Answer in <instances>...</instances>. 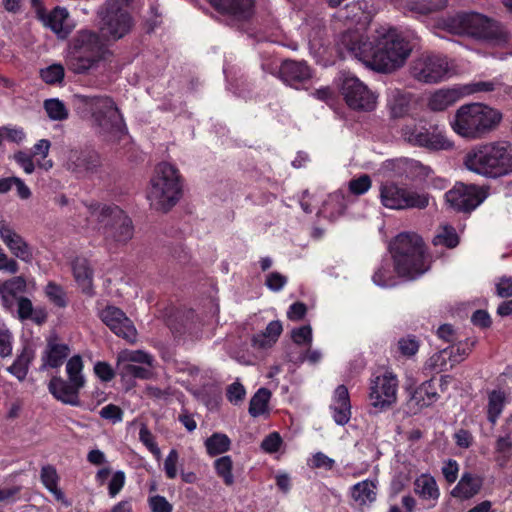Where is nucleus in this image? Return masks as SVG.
Returning <instances> with one entry per match:
<instances>
[{
    "label": "nucleus",
    "instance_id": "nucleus-1",
    "mask_svg": "<svg viewBox=\"0 0 512 512\" xmlns=\"http://www.w3.org/2000/svg\"><path fill=\"white\" fill-rule=\"evenodd\" d=\"M339 53L350 55L378 72L390 73L402 67L412 52L410 42L395 28L381 27L372 41L359 30L343 32L337 42Z\"/></svg>",
    "mask_w": 512,
    "mask_h": 512
},
{
    "label": "nucleus",
    "instance_id": "nucleus-2",
    "mask_svg": "<svg viewBox=\"0 0 512 512\" xmlns=\"http://www.w3.org/2000/svg\"><path fill=\"white\" fill-rule=\"evenodd\" d=\"M73 104L83 117L91 118L92 126L109 140H118L126 133V125L115 101L108 95L74 94Z\"/></svg>",
    "mask_w": 512,
    "mask_h": 512
},
{
    "label": "nucleus",
    "instance_id": "nucleus-3",
    "mask_svg": "<svg viewBox=\"0 0 512 512\" xmlns=\"http://www.w3.org/2000/svg\"><path fill=\"white\" fill-rule=\"evenodd\" d=\"M465 166L480 175L497 178L512 172V143L498 140L480 144L469 151Z\"/></svg>",
    "mask_w": 512,
    "mask_h": 512
},
{
    "label": "nucleus",
    "instance_id": "nucleus-4",
    "mask_svg": "<svg viewBox=\"0 0 512 512\" xmlns=\"http://www.w3.org/2000/svg\"><path fill=\"white\" fill-rule=\"evenodd\" d=\"M390 251L399 277L412 280L429 269L425 244L416 233L397 235L390 245Z\"/></svg>",
    "mask_w": 512,
    "mask_h": 512
},
{
    "label": "nucleus",
    "instance_id": "nucleus-5",
    "mask_svg": "<svg viewBox=\"0 0 512 512\" xmlns=\"http://www.w3.org/2000/svg\"><path fill=\"white\" fill-rule=\"evenodd\" d=\"M502 120V113L482 103L460 106L451 122L453 130L467 139H481L496 129Z\"/></svg>",
    "mask_w": 512,
    "mask_h": 512
},
{
    "label": "nucleus",
    "instance_id": "nucleus-6",
    "mask_svg": "<svg viewBox=\"0 0 512 512\" xmlns=\"http://www.w3.org/2000/svg\"><path fill=\"white\" fill-rule=\"evenodd\" d=\"M442 28L455 35H467L493 44L507 41V34L492 19L479 13H463L443 19Z\"/></svg>",
    "mask_w": 512,
    "mask_h": 512
},
{
    "label": "nucleus",
    "instance_id": "nucleus-7",
    "mask_svg": "<svg viewBox=\"0 0 512 512\" xmlns=\"http://www.w3.org/2000/svg\"><path fill=\"white\" fill-rule=\"evenodd\" d=\"M182 196V186L178 170L169 163L157 165L150 180L148 199L150 205L161 212H168Z\"/></svg>",
    "mask_w": 512,
    "mask_h": 512
},
{
    "label": "nucleus",
    "instance_id": "nucleus-8",
    "mask_svg": "<svg viewBox=\"0 0 512 512\" xmlns=\"http://www.w3.org/2000/svg\"><path fill=\"white\" fill-rule=\"evenodd\" d=\"M132 0H106L99 8L100 31L108 40H119L133 27V19L128 11Z\"/></svg>",
    "mask_w": 512,
    "mask_h": 512
},
{
    "label": "nucleus",
    "instance_id": "nucleus-9",
    "mask_svg": "<svg viewBox=\"0 0 512 512\" xmlns=\"http://www.w3.org/2000/svg\"><path fill=\"white\" fill-rule=\"evenodd\" d=\"M91 216L103 225L105 235L126 243L133 236L131 219L117 206H91Z\"/></svg>",
    "mask_w": 512,
    "mask_h": 512
},
{
    "label": "nucleus",
    "instance_id": "nucleus-10",
    "mask_svg": "<svg viewBox=\"0 0 512 512\" xmlns=\"http://www.w3.org/2000/svg\"><path fill=\"white\" fill-rule=\"evenodd\" d=\"M382 204L389 209H425L429 205V194L419 192L396 183H385L380 188Z\"/></svg>",
    "mask_w": 512,
    "mask_h": 512
},
{
    "label": "nucleus",
    "instance_id": "nucleus-11",
    "mask_svg": "<svg viewBox=\"0 0 512 512\" xmlns=\"http://www.w3.org/2000/svg\"><path fill=\"white\" fill-rule=\"evenodd\" d=\"M401 136L405 142L423 147L429 150H448L452 148V142L441 132L430 131L424 125L410 122L401 128Z\"/></svg>",
    "mask_w": 512,
    "mask_h": 512
},
{
    "label": "nucleus",
    "instance_id": "nucleus-12",
    "mask_svg": "<svg viewBox=\"0 0 512 512\" xmlns=\"http://www.w3.org/2000/svg\"><path fill=\"white\" fill-rule=\"evenodd\" d=\"M486 198L483 189L475 185L457 183L446 192L445 199L449 206L458 212L469 213L478 207Z\"/></svg>",
    "mask_w": 512,
    "mask_h": 512
},
{
    "label": "nucleus",
    "instance_id": "nucleus-13",
    "mask_svg": "<svg viewBox=\"0 0 512 512\" xmlns=\"http://www.w3.org/2000/svg\"><path fill=\"white\" fill-rule=\"evenodd\" d=\"M347 105L360 111H372L376 107V95L358 78L347 77L341 87Z\"/></svg>",
    "mask_w": 512,
    "mask_h": 512
},
{
    "label": "nucleus",
    "instance_id": "nucleus-14",
    "mask_svg": "<svg viewBox=\"0 0 512 512\" xmlns=\"http://www.w3.org/2000/svg\"><path fill=\"white\" fill-rule=\"evenodd\" d=\"M449 73L446 58L440 56H425L417 59L412 67V75L424 83L442 81Z\"/></svg>",
    "mask_w": 512,
    "mask_h": 512
},
{
    "label": "nucleus",
    "instance_id": "nucleus-15",
    "mask_svg": "<svg viewBox=\"0 0 512 512\" xmlns=\"http://www.w3.org/2000/svg\"><path fill=\"white\" fill-rule=\"evenodd\" d=\"M101 166L99 154L92 149H71L65 167L78 178H86L96 173Z\"/></svg>",
    "mask_w": 512,
    "mask_h": 512
},
{
    "label": "nucleus",
    "instance_id": "nucleus-16",
    "mask_svg": "<svg viewBox=\"0 0 512 512\" xmlns=\"http://www.w3.org/2000/svg\"><path fill=\"white\" fill-rule=\"evenodd\" d=\"M398 382L394 375L385 373L377 376L371 383L369 399L375 408L386 409L397 400Z\"/></svg>",
    "mask_w": 512,
    "mask_h": 512
},
{
    "label": "nucleus",
    "instance_id": "nucleus-17",
    "mask_svg": "<svg viewBox=\"0 0 512 512\" xmlns=\"http://www.w3.org/2000/svg\"><path fill=\"white\" fill-rule=\"evenodd\" d=\"M100 318L117 336L122 337L129 343L136 341V328L121 309L115 306H107L100 312Z\"/></svg>",
    "mask_w": 512,
    "mask_h": 512
},
{
    "label": "nucleus",
    "instance_id": "nucleus-18",
    "mask_svg": "<svg viewBox=\"0 0 512 512\" xmlns=\"http://www.w3.org/2000/svg\"><path fill=\"white\" fill-rule=\"evenodd\" d=\"M70 50L101 60L109 53L99 35L91 30L78 31L71 41Z\"/></svg>",
    "mask_w": 512,
    "mask_h": 512
},
{
    "label": "nucleus",
    "instance_id": "nucleus-19",
    "mask_svg": "<svg viewBox=\"0 0 512 512\" xmlns=\"http://www.w3.org/2000/svg\"><path fill=\"white\" fill-rule=\"evenodd\" d=\"M0 238L16 258L26 263L32 261L33 252L30 245L3 218H0Z\"/></svg>",
    "mask_w": 512,
    "mask_h": 512
},
{
    "label": "nucleus",
    "instance_id": "nucleus-20",
    "mask_svg": "<svg viewBox=\"0 0 512 512\" xmlns=\"http://www.w3.org/2000/svg\"><path fill=\"white\" fill-rule=\"evenodd\" d=\"M204 320L193 310L183 313L177 325L172 326V332L176 337H184L190 341L202 339Z\"/></svg>",
    "mask_w": 512,
    "mask_h": 512
},
{
    "label": "nucleus",
    "instance_id": "nucleus-21",
    "mask_svg": "<svg viewBox=\"0 0 512 512\" xmlns=\"http://www.w3.org/2000/svg\"><path fill=\"white\" fill-rule=\"evenodd\" d=\"M37 16L44 26L50 28L61 39L67 38L72 31V27L67 23L69 13L65 8L55 7L49 13L39 8Z\"/></svg>",
    "mask_w": 512,
    "mask_h": 512
},
{
    "label": "nucleus",
    "instance_id": "nucleus-22",
    "mask_svg": "<svg viewBox=\"0 0 512 512\" xmlns=\"http://www.w3.org/2000/svg\"><path fill=\"white\" fill-rule=\"evenodd\" d=\"M220 13L227 14L236 20H247L254 12L253 0H209Z\"/></svg>",
    "mask_w": 512,
    "mask_h": 512
},
{
    "label": "nucleus",
    "instance_id": "nucleus-23",
    "mask_svg": "<svg viewBox=\"0 0 512 512\" xmlns=\"http://www.w3.org/2000/svg\"><path fill=\"white\" fill-rule=\"evenodd\" d=\"M279 74L283 82L295 88L311 78V70L306 63L295 60L283 61Z\"/></svg>",
    "mask_w": 512,
    "mask_h": 512
},
{
    "label": "nucleus",
    "instance_id": "nucleus-24",
    "mask_svg": "<svg viewBox=\"0 0 512 512\" xmlns=\"http://www.w3.org/2000/svg\"><path fill=\"white\" fill-rule=\"evenodd\" d=\"M81 388L80 386L74 385L71 381H66L58 376L52 377L48 384L49 392L57 400L72 406H78L80 404L78 394Z\"/></svg>",
    "mask_w": 512,
    "mask_h": 512
},
{
    "label": "nucleus",
    "instance_id": "nucleus-25",
    "mask_svg": "<svg viewBox=\"0 0 512 512\" xmlns=\"http://www.w3.org/2000/svg\"><path fill=\"white\" fill-rule=\"evenodd\" d=\"M463 97V93L458 88H442L431 93L427 99V107L433 112H443L453 106Z\"/></svg>",
    "mask_w": 512,
    "mask_h": 512
},
{
    "label": "nucleus",
    "instance_id": "nucleus-26",
    "mask_svg": "<svg viewBox=\"0 0 512 512\" xmlns=\"http://www.w3.org/2000/svg\"><path fill=\"white\" fill-rule=\"evenodd\" d=\"M439 395L434 387L433 380H427L418 386L410 395L408 405L413 410H421L437 401Z\"/></svg>",
    "mask_w": 512,
    "mask_h": 512
},
{
    "label": "nucleus",
    "instance_id": "nucleus-27",
    "mask_svg": "<svg viewBox=\"0 0 512 512\" xmlns=\"http://www.w3.org/2000/svg\"><path fill=\"white\" fill-rule=\"evenodd\" d=\"M483 485V480L477 475L464 473L451 491V495L455 498L470 499L479 493Z\"/></svg>",
    "mask_w": 512,
    "mask_h": 512
},
{
    "label": "nucleus",
    "instance_id": "nucleus-28",
    "mask_svg": "<svg viewBox=\"0 0 512 512\" xmlns=\"http://www.w3.org/2000/svg\"><path fill=\"white\" fill-rule=\"evenodd\" d=\"M69 351L70 349L68 345L57 343L56 337L49 338L47 348L43 356V367H60L64 360L68 357Z\"/></svg>",
    "mask_w": 512,
    "mask_h": 512
},
{
    "label": "nucleus",
    "instance_id": "nucleus-29",
    "mask_svg": "<svg viewBox=\"0 0 512 512\" xmlns=\"http://www.w3.org/2000/svg\"><path fill=\"white\" fill-rule=\"evenodd\" d=\"M101 59L81 54L77 51H69L66 65L69 70L76 74H85L98 66Z\"/></svg>",
    "mask_w": 512,
    "mask_h": 512
},
{
    "label": "nucleus",
    "instance_id": "nucleus-30",
    "mask_svg": "<svg viewBox=\"0 0 512 512\" xmlns=\"http://www.w3.org/2000/svg\"><path fill=\"white\" fill-rule=\"evenodd\" d=\"M351 497L360 506H369L376 501L377 487L373 481L364 480L351 488Z\"/></svg>",
    "mask_w": 512,
    "mask_h": 512
},
{
    "label": "nucleus",
    "instance_id": "nucleus-31",
    "mask_svg": "<svg viewBox=\"0 0 512 512\" xmlns=\"http://www.w3.org/2000/svg\"><path fill=\"white\" fill-rule=\"evenodd\" d=\"M17 314L21 320L31 319L40 325L47 319V313L43 309H34L31 300L27 297H20L17 301Z\"/></svg>",
    "mask_w": 512,
    "mask_h": 512
},
{
    "label": "nucleus",
    "instance_id": "nucleus-32",
    "mask_svg": "<svg viewBox=\"0 0 512 512\" xmlns=\"http://www.w3.org/2000/svg\"><path fill=\"white\" fill-rule=\"evenodd\" d=\"M282 324L280 321H271L264 332L255 335L252 339L254 346L259 348H269L277 341L282 333Z\"/></svg>",
    "mask_w": 512,
    "mask_h": 512
},
{
    "label": "nucleus",
    "instance_id": "nucleus-33",
    "mask_svg": "<svg viewBox=\"0 0 512 512\" xmlns=\"http://www.w3.org/2000/svg\"><path fill=\"white\" fill-rule=\"evenodd\" d=\"M116 372L123 379H147L149 378L151 371L149 368L140 366L135 363L127 362L117 358Z\"/></svg>",
    "mask_w": 512,
    "mask_h": 512
},
{
    "label": "nucleus",
    "instance_id": "nucleus-34",
    "mask_svg": "<svg viewBox=\"0 0 512 512\" xmlns=\"http://www.w3.org/2000/svg\"><path fill=\"white\" fill-rule=\"evenodd\" d=\"M446 5V0H411L405 7L407 11L422 16L444 9Z\"/></svg>",
    "mask_w": 512,
    "mask_h": 512
},
{
    "label": "nucleus",
    "instance_id": "nucleus-35",
    "mask_svg": "<svg viewBox=\"0 0 512 512\" xmlns=\"http://www.w3.org/2000/svg\"><path fill=\"white\" fill-rule=\"evenodd\" d=\"M34 357L31 349L24 347L21 354L17 356L14 363L7 368V371L14 375L18 380L23 381L28 373L29 364Z\"/></svg>",
    "mask_w": 512,
    "mask_h": 512
},
{
    "label": "nucleus",
    "instance_id": "nucleus-36",
    "mask_svg": "<svg viewBox=\"0 0 512 512\" xmlns=\"http://www.w3.org/2000/svg\"><path fill=\"white\" fill-rule=\"evenodd\" d=\"M41 481L54 495L57 501H64V493L58 488L59 476L54 466L45 465L41 468Z\"/></svg>",
    "mask_w": 512,
    "mask_h": 512
},
{
    "label": "nucleus",
    "instance_id": "nucleus-37",
    "mask_svg": "<svg viewBox=\"0 0 512 512\" xmlns=\"http://www.w3.org/2000/svg\"><path fill=\"white\" fill-rule=\"evenodd\" d=\"M75 280L84 290L92 286L93 271L85 258H76L72 264Z\"/></svg>",
    "mask_w": 512,
    "mask_h": 512
},
{
    "label": "nucleus",
    "instance_id": "nucleus-38",
    "mask_svg": "<svg viewBox=\"0 0 512 512\" xmlns=\"http://www.w3.org/2000/svg\"><path fill=\"white\" fill-rule=\"evenodd\" d=\"M415 492L424 499H437L439 497V490L436 481L433 477L422 475L416 479Z\"/></svg>",
    "mask_w": 512,
    "mask_h": 512
},
{
    "label": "nucleus",
    "instance_id": "nucleus-39",
    "mask_svg": "<svg viewBox=\"0 0 512 512\" xmlns=\"http://www.w3.org/2000/svg\"><path fill=\"white\" fill-rule=\"evenodd\" d=\"M271 392L267 388H260L251 398L249 403V413L253 417H258L266 412Z\"/></svg>",
    "mask_w": 512,
    "mask_h": 512
},
{
    "label": "nucleus",
    "instance_id": "nucleus-40",
    "mask_svg": "<svg viewBox=\"0 0 512 512\" xmlns=\"http://www.w3.org/2000/svg\"><path fill=\"white\" fill-rule=\"evenodd\" d=\"M230 444L228 436L221 433H214L205 441V447L211 456L227 452L230 449Z\"/></svg>",
    "mask_w": 512,
    "mask_h": 512
},
{
    "label": "nucleus",
    "instance_id": "nucleus-41",
    "mask_svg": "<svg viewBox=\"0 0 512 512\" xmlns=\"http://www.w3.org/2000/svg\"><path fill=\"white\" fill-rule=\"evenodd\" d=\"M82 369L83 361L79 355L71 357L66 364V371L69 381L80 387H83L85 384V379L82 375Z\"/></svg>",
    "mask_w": 512,
    "mask_h": 512
},
{
    "label": "nucleus",
    "instance_id": "nucleus-42",
    "mask_svg": "<svg viewBox=\"0 0 512 512\" xmlns=\"http://www.w3.org/2000/svg\"><path fill=\"white\" fill-rule=\"evenodd\" d=\"M505 401V394L501 391L494 390L489 394L488 401V420L495 424L498 416L501 414Z\"/></svg>",
    "mask_w": 512,
    "mask_h": 512
},
{
    "label": "nucleus",
    "instance_id": "nucleus-43",
    "mask_svg": "<svg viewBox=\"0 0 512 512\" xmlns=\"http://www.w3.org/2000/svg\"><path fill=\"white\" fill-rule=\"evenodd\" d=\"M215 470L217 475L221 477L227 486H231L234 483V477L232 474L233 462L230 456H222L218 458L215 463Z\"/></svg>",
    "mask_w": 512,
    "mask_h": 512
},
{
    "label": "nucleus",
    "instance_id": "nucleus-44",
    "mask_svg": "<svg viewBox=\"0 0 512 512\" xmlns=\"http://www.w3.org/2000/svg\"><path fill=\"white\" fill-rule=\"evenodd\" d=\"M44 108L50 119L62 121L67 119L68 111L62 101L59 99H47L44 102Z\"/></svg>",
    "mask_w": 512,
    "mask_h": 512
},
{
    "label": "nucleus",
    "instance_id": "nucleus-45",
    "mask_svg": "<svg viewBox=\"0 0 512 512\" xmlns=\"http://www.w3.org/2000/svg\"><path fill=\"white\" fill-rule=\"evenodd\" d=\"M410 97L399 91L393 96L390 109L393 117H402L409 111Z\"/></svg>",
    "mask_w": 512,
    "mask_h": 512
},
{
    "label": "nucleus",
    "instance_id": "nucleus-46",
    "mask_svg": "<svg viewBox=\"0 0 512 512\" xmlns=\"http://www.w3.org/2000/svg\"><path fill=\"white\" fill-rule=\"evenodd\" d=\"M498 86H500V83L496 80L478 81L464 85L463 87H460V89L464 96L478 92H491L494 91Z\"/></svg>",
    "mask_w": 512,
    "mask_h": 512
},
{
    "label": "nucleus",
    "instance_id": "nucleus-47",
    "mask_svg": "<svg viewBox=\"0 0 512 512\" xmlns=\"http://www.w3.org/2000/svg\"><path fill=\"white\" fill-rule=\"evenodd\" d=\"M118 359L124 360L127 362L135 363V364H147L148 366L152 365V357L141 351H130V350H123L121 351L118 356Z\"/></svg>",
    "mask_w": 512,
    "mask_h": 512
},
{
    "label": "nucleus",
    "instance_id": "nucleus-48",
    "mask_svg": "<svg viewBox=\"0 0 512 512\" xmlns=\"http://www.w3.org/2000/svg\"><path fill=\"white\" fill-rule=\"evenodd\" d=\"M459 238L453 227H444L443 231L433 238V244H443L447 248H454L458 245Z\"/></svg>",
    "mask_w": 512,
    "mask_h": 512
},
{
    "label": "nucleus",
    "instance_id": "nucleus-49",
    "mask_svg": "<svg viewBox=\"0 0 512 512\" xmlns=\"http://www.w3.org/2000/svg\"><path fill=\"white\" fill-rule=\"evenodd\" d=\"M42 80L47 84L59 83L64 78V68L60 64H52L40 72Z\"/></svg>",
    "mask_w": 512,
    "mask_h": 512
},
{
    "label": "nucleus",
    "instance_id": "nucleus-50",
    "mask_svg": "<svg viewBox=\"0 0 512 512\" xmlns=\"http://www.w3.org/2000/svg\"><path fill=\"white\" fill-rule=\"evenodd\" d=\"M373 282L380 287H392L396 285V281L389 265H381L373 275Z\"/></svg>",
    "mask_w": 512,
    "mask_h": 512
},
{
    "label": "nucleus",
    "instance_id": "nucleus-51",
    "mask_svg": "<svg viewBox=\"0 0 512 512\" xmlns=\"http://www.w3.org/2000/svg\"><path fill=\"white\" fill-rule=\"evenodd\" d=\"M139 439L155 457L160 458L161 451L155 442V438L144 424L141 425Z\"/></svg>",
    "mask_w": 512,
    "mask_h": 512
},
{
    "label": "nucleus",
    "instance_id": "nucleus-52",
    "mask_svg": "<svg viewBox=\"0 0 512 512\" xmlns=\"http://www.w3.org/2000/svg\"><path fill=\"white\" fill-rule=\"evenodd\" d=\"M47 297L58 307H65L67 301L63 289L54 282H49L45 289Z\"/></svg>",
    "mask_w": 512,
    "mask_h": 512
},
{
    "label": "nucleus",
    "instance_id": "nucleus-53",
    "mask_svg": "<svg viewBox=\"0 0 512 512\" xmlns=\"http://www.w3.org/2000/svg\"><path fill=\"white\" fill-rule=\"evenodd\" d=\"M0 288L4 290V293L11 294L16 297L18 293L25 291L26 281L22 276L13 277L12 279L5 281Z\"/></svg>",
    "mask_w": 512,
    "mask_h": 512
},
{
    "label": "nucleus",
    "instance_id": "nucleus-54",
    "mask_svg": "<svg viewBox=\"0 0 512 512\" xmlns=\"http://www.w3.org/2000/svg\"><path fill=\"white\" fill-rule=\"evenodd\" d=\"M371 183L370 176L363 174L358 178L350 180L349 190L354 195H362L369 190Z\"/></svg>",
    "mask_w": 512,
    "mask_h": 512
},
{
    "label": "nucleus",
    "instance_id": "nucleus-55",
    "mask_svg": "<svg viewBox=\"0 0 512 512\" xmlns=\"http://www.w3.org/2000/svg\"><path fill=\"white\" fill-rule=\"evenodd\" d=\"M291 338L297 345H310L312 342V329L309 325L294 328L291 331Z\"/></svg>",
    "mask_w": 512,
    "mask_h": 512
},
{
    "label": "nucleus",
    "instance_id": "nucleus-56",
    "mask_svg": "<svg viewBox=\"0 0 512 512\" xmlns=\"http://www.w3.org/2000/svg\"><path fill=\"white\" fill-rule=\"evenodd\" d=\"M473 346L474 342L472 341L471 343H459L455 348L453 347L450 351V361L452 362L451 366L464 360V358L472 351Z\"/></svg>",
    "mask_w": 512,
    "mask_h": 512
},
{
    "label": "nucleus",
    "instance_id": "nucleus-57",
    "mask_svg": "<svg viewBox=\"0 0 512 512\" xmlns=\"http://www.w3.org/2000/svg\"><path fill=\"white\" fill-rule=\"evenodd\" d=\"M99 415L105 420L117 423L122 421L123 410L117 405L108 404L100 410Z\"/></svg>",
    "mask_w": 512,
    "mask_h": 512
},
{
    "label": "nucleus",
    "instance_id": "nucleus-58",
    "mask_svg": "<svg viewBox=\"0 0 512 512\" xmlns=\"http://www.w3.org/2000/svg\"><path fill=\"white\" fill-rule=\"evenodd\" d=\"M398 347L402 355L413 356L419 349V342L416 337L408 336L407 338H401L398 341Z\"/></svg>",
    "mask_w": 512,
    "mask_h": 512
},
{
    "label": "nucleus",
    "instance_id": "nucleus-59",
    "mask_svg": "<svg viewBox=\"0 0 512 512\" xmlns=\"http://www.w3.org/2000/svg\"><path fill=\"white\" fill-rule=\"evenodd\" d=\"M94 372L96 376L104 382L111 381L117 374L116 369L114 370L110 364L102 361L95 364Z\"/></svg>",
    "mask_w": 512,
    "mask_h": 512
},
{
    "label": "nucleus",
    "instance_id": "nucleus-60",
    "mask_svg": "<svg viewBox=\"0 0 512 512\" xmlns=\"http://www.w3.org/2000/svg\"><path fill=\"white\" fill-rule=\"evenodd\" d=\"M179 454L177 450L172 449L164 461V470L169 479H174L177 476V463Z\"/></svg>",
    "mask_w": 512,
    "mask_h": 512
},
{
    "label": "nucleus",
    "instance_id": "nucleus-61",
    "mask_svg": "<svg viewBox=\"0 0 512 512\" xmlns=\"http://www.w3.org/2000/svg\"><path fill=\"white\" fill-rule=\"evenodd\" d=\"M333 418L338 425H345L349 422L351 416V405H334Z\"/></svg>",
    "mask_w": 512,
    "mask_h": 512
},
{
    "label": "nucleus",
    "instance_id": "nucleus-62",
    "mask_svg": "<svg viewBox=\"0 0 512 512\" xmlns=\"http://www.w3.org/2000/svg\"><path fill=\"white\" fill-rule=\"evenodd\" d=\"M495 450L506 460L512 450V436L509 431L505 436L499 437L496 441Z\"/></svg>",
    "mask_w": 512,
    "mask_h": 512
},
{
    "label": "nucleus",
    "instance_id": "nucleus-63",
    "mask_svg": "<svg viewBox=\"0 0 512 512\" xmlns=\"http://www.w3.org/2000/svg\"><path fill=\"white\" fill-rule=\"evenodd\" d=\"M282 439L278 432L270 433L261 443V448L268 453H275L279 450Z\"/></svg>",
    "mask_w": 512,
    "mask_h": 512
},
{
    "label": "nucleus",
    "instance_id": "nucleus-64",
    "mask_svg": "<svg viewBox=\"0 0 512 512\" xmlns=\"http://www.w3.org/2000/svg\"><path fill=\"white\" fill-rule=\"evenodd\" d=\"M149 504L152 512H172L173 507L163 496L156 495L150 498Z\"/></svg>",
    "mask_w": 512,
    "mask_h": 512
}]
</instances>
